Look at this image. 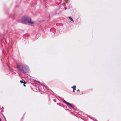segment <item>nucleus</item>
Returning <instances> with one entry per match:
<instances>
[{"instance_id":"obj_1","label":"nucleus","mask_w":121,"mask_h":121,"mask_svg":"<svg viewBox=\"0 0 121 121\" xmlns=\"http://www.w3.org/2000/svg\"><path fill=\"white\" fill-rule=\"evenodd\" d=\"M17 67L19 71L23 73L27 72L29 70L28 67L24 64L19 63L17 65Z\"/></svg>"},{"instance_id":"obj_2","label":"nucleus","mask_w":121,"mask_h":121,"mask_svg":"<svg viewBox=\"0 0 121 121\" xmlns=\"http://www.w3.org/2000/svg\"><path fill=\"white\" fill-rule=\"evenodd\" d=\"M22 23L24 24H26L28 23L30 24H32L34 22L31 20V18L26 16H23L22 18Z\"/></svg>"},{"instance_id":"obj_3","label":"nucleus","mask_w":121,"mask_h":121,"mask_svg":"<svg viewBox=\"0 0 121 121\" xmlns=\"http://www.w3.org/2000/svg\"><path fill=\"white\" fill-rule=\"evenodd\" d=\"M63 102L65 103H66L67 104H68L69 105V106H70L72 108H73L74 107V106L73 105V104H71L70 103L67 102L64 100H63Z\"/></svg>"},{"instance_id":"obj_4","label":"nucleus","mask_w":121,"mask_h":121,"mask_svg":"<svg viewBox=\"0 0 121 121\" xmlns=\"http://www.w3.org/2000/svg\"><path fill=\"white\" fill-rule=\"evenodd\" d=\"M76 86H73L72 87V88H73V92H74L76 90Z\"/></svg>"},{"instance_id":"obj_5","label":"nucleus","mask_w":121,"mask_h":121,"mask_svg":"<svg viewBox=\"0 0 121 121\" xmlns=\"http://www.w3.org/2000/svg\"><path fill=\"white\" fill-rule=\"evenodd\" d=\"M69 18L72 22H74V20H73L72 19V18L70 17H69Z\"/></svg>"},{"instance_id":"obj_6","label":"nucleus","mask_w":121,"mask_h":121,"mask_svg":"<svg viewBox=\"0 0 121 121\" xmlns=\"http://www.w3.org/2000/svg\"><path fill=\"white\" fill-rule=\"evenodd\" d=\"M20 82L21 83H23V81L21 80L20 81Z\"/></svg>"},{"instance_id":"obj_7","label":"nucleus","mask_w":121,"mask_h":121,"mask_svg":"<svg viewBox=\"0 0 121 121\" xmlns=\"http://www.w3.org/2000/svg\"><path fill=\"white\" fill-rule=\"evenodd\" d=\"M23 85H24L25 86H26V85H25V83H24Z\"/></svg>"},{"instance_id":"obj_8","label":"nucleus","mask_w":121,"mask_h":121,"mask_svg":"<svg viewBox=\"0 0 121 121\" xmlns=\"http://www.w3.org/2000/svg\"><path fill=\"white\" fill-rule=\"evenodd\" d=\"M77 92L79 91V89H78V90H77Z\"/></svg>"},{"instance_id":"obj_9","label":"nucleus","mask_w":121,"mask_h":121,"mask_svg":"<svg viewBox=\"0 0 121 121\" xmlns=\"http://www.w3.org/2000/svg\"><path fill=\"white\" fill-rule=\"evenodd\" d=\"M0 121H1V119L0 118Z\"/></svg>"},{"instance_id":"obj_10","label":"nucleus","mask_w":121,"mask_h":121,"mask_svg":"<svg viewBox=\"0 0 121 121\" xmlns=\"http://www.w3.org/2000/svg\"><path fill=\"white\" fill-rule=\"evenodd\" d=\"M66 1H67L68 0H65Z\"/></svg>"},{"instance_id":"obj_11","label":"nucleus","mask_w":121,"mask_h":121,"mask_svg":"<svg viewBox=\"0 0 121 121\" xmlns=\"http://www.w3.org/2000/svg\"><path fill=\"white\" fill-rule=\"evenodd\" d=\"M4 118L5 119V118L4 117Z\"/></svg>"}]
</instances>
